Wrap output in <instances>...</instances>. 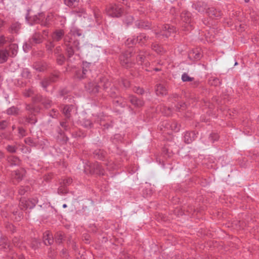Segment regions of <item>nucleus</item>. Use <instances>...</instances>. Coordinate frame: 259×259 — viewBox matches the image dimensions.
Returning a JSON list of instances; mask_svg holds the SVG:
<instances>
[{
  "label": "nucleus",
  "mask_w": 259,
  "mask_h": 259,
  "mask_svg": "<svg viewBox=\"0 0 259 259\" xmlns=\"http://www.w3.org/2000/svg\"><path fill=\"white\" fill-rule=\"evenodd\" d=\"M95 168L97 169L99 171L100 175H103L104 174L103 169L102 168V166L99 165V164H97L95 166Z\"/></svg>",
  "instance_id": "79ce46f5"
},
{
  "label": "nucleus",
  "mask_w": 259,
  "mask_h": 259,
  "mask_svg": "<svg viewBox=\"0 0 259 259\" xmlns=\"http://www.w3.org/2000/svg\"><path fill=\"white\" fill-rule=\"evenodd\" d=\"M100 79V82L97 84L96 81L95 82H89L87 85L85 86L87 90L91 93H96L98 92L99 88L103 87L104 89H107L111 85V83L107 80L105 78Z\"/></svg>",
  "instance_id": "f257e3e1"
},
{
  "label": "nucleus",
  "mask_w": 259,
  "mask_h": 259,
  "mask_svg": "<svg viewBox=\"0 0 259 259\" xmlns=\"http://www.w3.org/2000/svg\"><path fill=\"white\" fill-rule=\"evenodd\" d=\"M6 38L4 35L0 36V46L4 45L6 42Z\"/></svg>",
  "instance_id": "3c124183"
},
{
  "label": "nucleus",
  "mask_w": 259,
  "mask_h": 259,
  "mask_svg": "<svg viewBox=\"0 0 259 259\" xmlns=\"http://www.w3.org/2000/svg\"><path fill=\"white\" fill-rule=\"evenodd\" d=\"M152 49L155 51L156 52H157V53H159L160 52H161L162 51V48L161 47L159 46L158 45H152Z\"/></svg>",
  "instance_id": "a19ab883"
},
{
  "label": "nucleus",
  "mask_w": 259,
  "mask_h": 259,
  "mask_svg": "<svg viewBox=\"0 0 259 259\" xmlns=\"http://www.w3.org/2000/svg\"><path fill=\"white\" fill-rule=\"evenodd\" d=\"M128 98L130 102L136 107H140L144 105V102L142 100L138 99L133 95L130 96Z\"/></svg>",
  "instance_id": "9b49d317"
},
{
  "label": "nucleus",
  "mask_w": 259,
  "mask_h": 259,
  "mask_svg": "<svg viewBox=\"0 0 259 259\" xmlns=\"http://www.w3.org/2000/svg\"><path fill=\"white\" fill-rule=\"evenodd\" d=\"M92 123L90 120L85 119L83 121L82 125L85 127H91Z\"/></svg>",
  "instance_id": "c03bdc74"
},
{
  "label": "nucleus",
  "mask_w": 259,
  "mask_h": 259,
  "mask_svg": "<svg viewBox=\"0 0 259 259\" xmlns=\"http://www.w3.org/2000/svg\"><path fill=\"white\" fill-rule=\"evenodd\" d=\"M128 54H124L121 56L120 59L122 65L125 67H128L130 66L128 64L131 61V59L128 57Z\"/></svg>",
  "instance_id": "dca6fc26"
},
{
  "label": "nucleus",
  "mask_w": 259,
  "mask_h": 259,
  "mask_svg": "<svg viewBox=\"0 0 259 259\" xmlns=\"http://www.w3.org/2000/svg\"><path fill=\"white\" fill-rule=\"evenodd\" d=\"M175 31H176V28L168 24H165L162 27V29L160 32H155V34L157 35L160 34L167 37L171 32H174Z\"/></svg>",
  "instance_id": "39448f33"
},
{
  "label": "nucleus",
  "mask_w": 259,
  "mask_h": 259,
  "mask_svg": "<svg viewBox=\"0 0 259 259\" xmlns=\"http://www.w3.org/2000/svg\"><path fill=\"white\" fill-rule=\"evenodd\" d=\"M16 147L13 145H8L6 147L7 151L11 153H15L16 151Z\"/></svg>",
  "instance_id": "58836bf2"
},
{
  "label": "nucleus",
  "mask_w": 259,
  "mask_h": 259,
  "mask_svg": "<svg viewBox=\"0 0 259 259\" xmlns=\"http://www.w3.org/2000/svg\"><path fill=\"white\" fill-rule=\"evenodd\" d=\"M60 125L65 130H67V125H66V122H60Z\"/></svg>",
  "instance_id": "bf43d9fd"
},
{
  "label": "nucleus",
  "mask_w": 259,
  "mask_h": 259,
  "mask_svg": "<svg viewBox=\"0 0 259 259\" xmlns=\"http://www.w3.org/2000/svg\"><path fill=\"white\" fill-rule=\"evenodd\" d=\"M42 42V36L41 34L38 32H35L23 46L24 51L26 52H27L32 46L40 44Z\"/></svg>",
  "instance_id": "f03ea898"
},
{
  "label": "nucleus",
  "mask_w": 259,
  "mask_h": 259,
  "mask_svg": "<svg viewBox=\"0 0 259 259\" xmlns=\"http://www.w3.org/2000/svg\"><path fill=\"white\" fill-rule=\"evenodd\" d=\"M7 125V123L5 120H2L0 121V129L5 128Z\"/></svg>",
  "instance_id": "603ef678"
},
{
  "label": "nucleus",
  "mask_w": 259,
  "mask_h": 259,
  "mask_svg": "<svg viewBox=\"0 0 259 259\" xmlns=\"http://www.w3.org/2000/svg\"><path fill=\"white\" fill-rule=\"evenodd\" d=\"M63 238V237H62V235L61 234H60L59 235H58V236L57 237V239H56V241L58 242V243H60L61 242V240Z\"/></svg>",
  "instance_id": "680f3d73"
},
{
  "label": "nucleus",
  "mask_w": 259,
  "mask_h": 259,
  "mask_svg": "<svg viewBox=\"0 0 259 259\" xmlns=\"http://www.w3.org/2000/svg\"><path fill=\"white\" fill-rule=\"evenodd\" d=\"M44 242L46 245H51L53 242L52 235L49 232H45L44 235Z\"/></svg>",
  "instance_id": "4468645a"
},
{
  "label": "nucleus",
  "mask_w": 259,
  "mask_h": 259,
  "mask_svg": "<svg viewBox=\"0 0 259 259\" xmlns=\"http://www.w3.org/2000/svg\"><path fill=\"white\" fill-rule=\"evenodd\" d=\"M206 13L209 16H214V17H219L220 16V12H218L216 9L213 8H208L207 11Z\"/></svg>",
  "instance_id": "5701e85b"
},
{
  "label": "nucleus",
  "mask_w": 259,
  "mask_h": 259,
  "mask_svg": "<svg viewBox=\"0 0 259 259\" xmlns=\"http://www.w3.org/2000/svg\"><path fill=\"white\" fill-rule=\"evenodd\" d=\"M18 131L20 137H23L25 136V131L23 128L19 127Z\"/></svg>",
  "instance_id": "09e8293b"
},
{
  "label": "nucleus",
  "mask_w": 259,
  "mask_h": 259,
  "mask_svg": "<svg viewBox=\"0 0 259 259\" xmlns=\"http://www.w3.org/2000/svg\"><path fill=\"white\" fill-rule=\"evenodd\" d=\"M148 38L144 34H140L137 36L136 38H128L127 39V45L131 44H135L136 43H139L141 45L144 44L145 42L147 41Z\"/></svg>",
  "instance_id": "423d86ee"
},
{
  "label": "nucleus",
  "mask_w": 259,
  "mask_h": 259,
  "mask_svg": "<svg viewBox=\"0 0 259 259\" xmlns=\"http://www.w3.org/2000/svg\"><path fill=\"white\" fill-rule=\"evenodd\" d=\"M62 190V188H60L58 189V193H63L64 192L63 191L61 190Z\"/></svg>",
  "instance_id": "774afa93"
},
{
  "label": "nucleus",
  "mask_w": 259,
  "mask_h": 259,
  "mask_svg": "<svg viewBox=\"0 0 259 259\" xmlns=\"http://www.w3.org/2000/svg\"><path fill=\"white\" fill-rule=\"evenodd\" d=\"M29 190L30 188L29 186H21L18 190V193L20 195H23Z\"/></svg>",
  "instance_id": "c756f323"
},
{
  "label": "nucleus",
  "mask_w": 259,
  "mask_h": 259,
  "mask_svg": "<svg viewBox=\"0 0 259 259\" xmlns=\"http://www.w3.org/2000/svg\"><path fill=\"white\" fill-rule=\"evenodd\" d=\"M34 68L36 70L39 71H42L44 70L45 69V68L44 66H39L38 65H37L36 64L35 66H34Z\"/></svg>",
  "instance_id": "6e6d98bb"
},
{
  "label": "nucleus",
  "mask_w": 259,
  "mask_h": 259,
  "mask_svg": "<svg viewBox=\"0 0 259 259\" xmlns=\"http://www.w3.org/2000/svg\"><path fill=\"white\" fill-rule=\"evenodd\" d=\"M67 52L69 55V57H70L72 55H73L74 53V51L71 47H69L67 49Z\"/></svg>",
  "instance_id": "864d4df0"
},
{
  "label": "nucleus",
  "mask_w": 259,
  "mask_h": 259,
  "mask_svg": "<svg viewBox=\"0 0 259 259\" xmlns=\"http://www.w3.org/2000/svg\"><path fill=\"white\" fill-rule=\"evenodd\" d=\"M168 127H169V130H171V131L175 132H177L180 130L179 125L177 122L175 121H171V124Z\"/></svg>",
  "instance_id": "bb28decb"
},
{
  "label": "nucleus",
  "mask_w": 259,
  "mask_h": 259,
  "mask_svg": "<svg viewBox=\"0 0 259 259\" xmlns=\"http://www.w3.org/2000/svg\"><path fill=\"white\" fill-rule=\"evenodd\" d=\"M9 247V244L6 238H2L0 240V249L6 250Z\"/></svg>",
  "instance_id": "393cba45"
},
{
  "label": "nucleus",
  "mask_w": 259,
  "mask_h": 259,
  "mask_svg": "<svg viewBox=\"0 0 259 259\" xmlns=\"http://www.w3.org/2000/svg\"><path fill=\"white\" fill-rule=\"evenodd\" d=\"M70 34H73V35L80 36L81 35L79 31L76 28H72L70 30V33L66 35L64 38L65 41H70L71 38L70 37Z\"/></svg>",
  "instance_id": "aec40b11"
},
{
  "label": "nucleus",
  "mask_w": 259,
  "mask_h": 259,
  "mask_svg": "<svg viewBox=\"0 0 259 259\" xmlns=\"http://www.w3.org/2000/svg\"><path fill=\"white\" fill-rule=\"evenodd\" d=\"M155 92L157 95L163 96L167 94V89L163 84H158L156 87Z\"/></svg>",
  "instance_id": "ddd939ff"
},
{
  "label": "nucleus",
  "mask_w": 259,
  "mask_h": 259,
  "mask_svg": "<svg viewBox=\"0 0 259 259\" xmlns=\"http://www.w3.org/2000/svg\"><path fill=\"white\" fill-rule=\"evenodd\" d=\"M133 17L131 16H127L124 19V23L126 24L127 25L131 24L133 21Z\"/></svg>",
  "instance_id": "e433bc0d"
},
{
  "label": "nucleus",
  "mask_w": 259,
  "mask_h": 259,
  "mask_svg": "<svg viewBox=\"0 0 259 259\" xmlns=\"http://www.w3.org/2000/svg\"><path fill=\"white\" fill-rule=\"evenodd\" d=\"M7 114L9 115H16L18 113V110L15 107H12L9 108L7 111Z\"/></svg>",
  "instance_id": "72a5a7b5"
},
{
  "label": "nucleus",
  "mask_w": 259,
  "mask_h": 259,
  "mask_svg": "<svg viewBox=\"0 0 259 259\" xmlns=\"http://www.w3.org/2000/svg\"><path fill=\"white\" fill-rule=\"evenodd\" d=\"M25 171L23 169L15 170L12 174V179L15 180L17 182L21 180L25 174Z\"/></svg>",
  "instance_id": "1a4fd4ad"
},
{
  "label": "nucleus",
  "mask_w": 259,
  "mask_h": 259,
  "mask_svg": "<svg viewBox=\"0 0 259 259\" xmlns=\"http://www.w3.org/2000/svg\"><path fill=\"white\" fill-rule=\"evenodd\" d=\"M9 56V53L7 50H0V63L6 62Z\"/></svg>",
  "instance_id": "a211bd4d"
},
{
  "label": "nucleus",
  "mask_w": 259,
  "mask_h": 259,
  "mask_svg": "<svg viewBox=\"0 0 259 259\" xmlns=\"http://www.w3.org/2000/svg\"><path fill=\"white\" fill-rule=\"evenodd\" d=\"M58 78L57 75H54L50 78H45L41 82V85L44 89H46L51 82H54Z\"/></svg>",
  "instance_id": "f3484780"
},
{
  "label": "nucleus",
  "mask_w": 259,
  "mask_h": 259,
  "mask_svg": "<svg viewBox=\"0 0 259 259\" xmlns=\"http://www.w3.org/2000/svg\"><path fill=\"white\" fill-rule=\"evenodd\" d=\"M21 75L23 77L28 78L30 77V73L29 70L27 68L23 69L21 72Z\"/></svg>",
  "instance_id": "f704fd0d"
},
{
  "label": "nucleus",
  "mask_w": 259,
  "mask_h": 259,
  "mask_svg": "<svg viewBox=\"0 0 259 259\" xmlns=\"http://www.w3.org/2000/svg\"><path fill=\"white\" fill-rule=\"evenodd\" d=\"M38 202L37 198H33L32 200H27L25 198H21L20 200L19 206L21 209L32 208Z\"/></svg>",
  "instance_id": "20e7f679"
},
{
  "label": "nucleus",
  "mask_w": 259,
  "mask_h": 259,
  "mask_svg": "<svg viewBox=\"0 0 259 259\" xmlns=\"http://www.w3.org/2000/svg\"><path fill=\"white\" fill-rule=\"evenodd\" d=\"M182 21L189 26L191 22V14L188 11H184L181 15Z\"/></svg>",
  "instance_id": "9d476101"
},
{
  "label": "nucleus",
  "mask_w": 259,
  "mask_h": 259,
  "mask_svg": "<svg viewBox=\"0 0 259 259\" xmlns=\"http://www.w3.org/2000/svg\"><path fill=\"white\" fill-rule=\"evenodd\" d=\"M90 65V63L87 62L83 63L82 70L76 72V77L79 79L83 78L85 75L90 71L89 69Z\"/></svg>",
  "instance_id": "0eeeda50"
},
{
  "label": "nucleus",
  "mask_w": 259,
  "mask_h": 259,
  "mask_svg": "<svg viewBox=\"0 0 259 259\" xmlns=\"http://www.w3.org/2000/svg\"><path fill=\"white\" fill-rule=\"evenodd\" d=\"M189 56L190 57L194 58L195 59L198 60L201 58V54L199 50H195L190 52Z\"/></svg>",
  "instance_id": "a878e982"
},
{
  "label": "nucleus",
  "mask_w": 259,
  "mask_h": 259,
  "mask_svg": "<svg viewBox=\"0 0 259 259\" xmlns=\"http://www.w3.org/2000/svg\"><path fill=\"white\" fill-rule=\"evenodd\" d=\"M64 61L65 57L62 54L57 55V61L59 64H62Z\"/></svg>",
  "instance_id": "c9c22d12"
},
{
  "label": "nucleus",
  "mask_w": 259,
  "mask_h": 259,
  "mask_svg": "<svg viewBox=\"0 0 259 259\" xmlns=\"http://www.w3.org/2000/svg\"><path fill=\"white\" fill-rule=\"evenodd\" d=\"M61 51V49L60 47H58L56 48L55 50V54L56 55L60 54V52Z\"/></svg>",
  "instance_id": "052dcab7"
},
{
  "label": "nucleus",
  "mask_w": 259,
  "mask_h": 259,
  "mask_svg": "<svg viewBox=\"0 0 259 259\" xmlns=\"http://www.w3.org/2000/svg\"><path fill=\"white\" fill-rule=\"evenodd\" d=\"M122 84L125 88H127L130 86V82L126 79H124L122 81Z\"/></svg>",
  "instance_id": "4d7b16f0"
},
{
  "label": "nucleus",
  "mask_w": 259,
  "mask_h": 259,
  "mask_svg": "<svg viewBox=\"0 0 259 259\" xmlns=\"http://www.w3.org/2000/svg\"><path fill=\"white\" fill-rule=\"evenodd\" d=\"M186 104L184 103H180L177 107V109L179 110V111L183 110L186 108Z\"/></svg>",
  "instance_id": "49530a36"
},
{
  "label": "nucleus",
  "mask_w": 259,
  "mask_h": 259,
  "mask_svg": "<svg viewBox=\"0 0 259 259\" xmlns=\"http://www.w3.org/2000/svg\"><path fill=\"white\" fill-rule=\"evenodd\" d=\"M11 54L9 56L12 57H15L18 52V46L16 44H11L9 46Z\"/></svg>",
  "instance_id": "6ab92c4d"
},
{
  "label": "nucleus",
  "mask_w": 259,
  "mask_h": 259,
  "mask_svg": "<svg viewBox=\"0 0 259 259\" xmlns=\"http://www.w3.org/2000/svg\"><path fill=\"white\" fill-rule=\"evenodd\" d=\"M171 121H163L160 126V128L161 130H163V128L169 130V127H168L170 125Z\"/></svg>",
  "instance_id": "2f4dec72"
},
{
  "label": "nucleus",
  "mask_w": 259,
  "mask_h": 259,
  "mask_svg": "<svg viewBox=\"0 0 259 259\" xmlns=\"http://www.w3.org/2000/svg\"><path fill=\"white\" fill-rule=\"evenodd\" d=\"M72 182V179L70 178H67L65 180H63V185H68L70 184Z\"/></svg>",
  "instance_id": "8fccbe9b"
},
{
  "label": "nucleus",
  "mask_w": 259,
  "mask_h": 259,
  "mask_svg": "<svg viewBox=\"0 0 259 259\" xmlns=\"http://www.w3.org/2000/svg\"><path fill=\"white\" fill-rule=\"evenodd\" d=\"M64 34V31L61 29L56 30L52 34V37L54 40L59 41Z\"/></svg>",
  "instance_id": "f8f14e48"
},
{
  "label": "nucleus",
  "mask_w": 259,
  "mask_h": 259,
  "mask_svg": "<svg viewBox=\"0 0 259 259\" xmlns=\"http://www.w3.org/2000/svg\"><path fill=\"white\" fill-rule=\"evenodd\" d=\"M219 138V136L217 134H212L209 136V139L212 142H214L215 141L218 140Z\"/></svg>",
  "instance_id": "37998d69"
},
{
  "label": "nucleus",
  "mask_w": 259,
  "mask_h": 259,
  "mask_svg": "<svg viewBox=\"0 0 259 259\" xmlns=\"http://www.w3.org/2000/svg\"><path fill=\"white\" fill-rule=\"evenodd\" d=\"M41 102L46 108H48L50 106L51 101L48 98H45L41 100Z\"/></svg>",
  "instance_id": "ea45409f"
},
{
  "label": "nucleus",
  "mask_w": 259,
  "mask_h": 259,
  "mask_svg": "<svg viewBox=\"0 0 259 259\" xmlns=\"http://www.w3.org/2000/svg\"><path fill=\"white\" fill-rule=\"evenodd\" d=\"M55 45L53 41H50L46 45L47 49L49 51H52V49L54 48Z\"/></svg>",
  "instance_id": "a18cd8bd"
},
{
  "label": "nucleus",
  "mask_w": 259,
  "mask_h": 259,
  "mask_svg": "<svg viewBox=\"0 0 259 259\" xmlns=\"http://www.w3.org/2000/svg\"><path fill=\"white\" fill-rule=\"evenodd\" d=\"M4 22L3 21L0 19V27L3 26Z\"/></svg>",
  "instance_id": "338daca9"
},
{
  "label": "nucleus",
  "mask_w": 259,
  "mask_h": 259,
  "mask_svg": "<svg viewBox=\"0 0 259 259\" xmlns=\"http://www.w3.org/2000/svg\"><path fill=\"white\" fill-rule=\"evenodd\" d=\"M64 3L67 6L71 7L77 3V0H64Z\"/></svg>",
  "instance_id": "4c0bfd02"
},
{
  "label": "nucleus",
  "mask_w": 259,
  "mask_h": 259,
  "mask_svg": "<svg viewBox=\"0 0 259 259\" xmlns=\"http://www.w3.org/2000/svg\"><path fill=\"white\" fill-rule=\"evenodd\" d=\"M145 56L143 53H141L137 57V62L139 64H142L144 62Z\"/></svg>",
  "instance_id": "7c9ffc66"
},
{
  "label": "nucleus",
  "mask_w": 259,
  "mask_h": 259,
  "mask_svg": "<svg viewBox=\"0 0 259 259\" xmlns=\"http://www.w3.org/2000/svg\"><path fill=\"white\" fill-rule=\"evenodd\" d=\"M20 28V24L18 23L12 24L10 28V31L12 33H17Z\"/></svg>",
  "instance_id": "c85d7f7f"
},
{
  "label": "nucleus",
  "mask_w": 259,
  "mask_h": 259,
  "mask_svg": "<svg viewBox=\"0 0 259 259\" xmlns=\"http://www.w3.org/2000/svg\"><path fill=\"white\" fill-rule=\"evenodd\" d=\"M8 161L12 165H17L20 163V159L16 156H10L8 158Z\"/></svg>",
  "instance_id": "412c9836"
},
{
  "label": "nucleus",
  "mask_w": 259,
  "mask_h": 259,
  "mask_svg": "<svg viewBox=\"0 0 259 259\" xmlns=\"http://www.w3.org/2000/svg\"><path fill=\"white\" fill-rule=\"evenodd\" d=\"M33 108L30 105H27L26 107V109L28 110H31Z\"/></svg>",
  "instance_id": "0e129e2a"
},
{
  "label": "nucleus",
  "mask_w": 259,
  "mask_h": 259,
  "mask_svg": "<svg viewBox=\"0 0 259 259\" xmlns=\"http://www.w3.org/2000/svg\"><path fill=\"white\" fill-rule=\"evenodd\" d=\"M33 93V91L31 90V89H29L27 91H26L25 93H24V95L26 96V97H30L31 96V95H32Z\"/></svg>",
  "instance_id": "5fc2aeb1"
},
{
  "label": "nucleus",
  "mask_w": 259,
  "mask_h": 259,
  "mask_svg": "<svg viewBox=\"0 0 259 259\" xmlns=\"http://www.w3.org/2000/svg\"><path fill=\"white\" fill-rule=\"evenodd\" d=\"M194 79L193 77L189 76L187 73H184L182 75V80L184 82L191 81Z\"/></svg>",
  "instance_id": "473e14b6"
},
{
  "label": "nucleus",
  "mask_w": 259,
  "mask_h": 259,
  "mask_svg": "<svg viewBox=\"0 0 259 259\" xmlns=\"http://www.w3.org/2000/svg\"><path fill=\"white\" fill-rule=\"evenodd\" d=\"M56 113H57V111L55 110V109H53L52 112L50 113V116L54 118L57 116V114Z\"/></svg>",
  "instance_id": "13d9d810"
},
{
  "label": "nucleus",
  "mask_w": 259,
  "mask_h": 259,
  "mask_svg": "<svg viewBox=\"0 0 259 259\" xmlns=\"http://www.w3.org/2000/svg\"><path fill=\"white\" fill-rule=\"evenodd\" d=\"M73 108L72 105H66L64 107L63 109V113L67 118H69L70 116V112Z\"/></svg>",
  "instance_id": "b1692460"
},
{
  "label": "nucleus",
  "mask_w": 259,
  "mask_h": 259,
  "mask_svg": "<svg viewBox=\"0 0 259 259\" xmlns=\"http://www.w3.org/2000/svg\"><path fill=\"white\" fill-rule=\"evenodd\" d=\"M107 14L113 17H120L122 13L120 5L111 4L106 8Z\"/></svg>",
  "instance_id": "7ed1b4c3"
},
{
  "label": "nucleus",
  "mask_w": 259,
  "mask_h": 259,
  "mask_svg": "<svg viewBox=\"0 0 259 259\" xmlns=\"http://www.w3.org/2000/svg\"><path fill=\"white\" fill-rule=\"evenodd\" d=\"M195 133L194 132H186L184 136V141L185 143H190L195 138Z\"/></svg>",
  "instance_id": "2eb2a0df"
},
{
  "label": "nucleus",
  "mask_w": 259,
  "mask_h": 259,
  "mask_svg": "<svg viewBox=\"0 0 259 259\" xmlns=\"http://www.w3.org/2000/svg\"><path fill=\"white\" fill-rule=\"evenodd\" d=\"M133 90L135 93L139 94H142L144 93L143 89L139 87H136L134 88Z\"/></svg>",
  "instance_id": "de8ad7c7"
},
{
  "label": "nucleus",
  "mask_w": 259,
  "mask_h": 259,
  "mask_svg": "<svg viewBox=\"0 0 259 259\" xmlns=\"http://www.w3.org/2000/svg\"><path fill=\"white\" fill-rule=\"evenodd\" d=\"M156 110H159L163 115L165 116H169L171 113V109L169 108H167L165 107H157L156 108Z\"/></svg>",
  "instance_id": "4be33fe9"
},
{
  "label": "nucleus",
  "mask_w": 259,
  "mask_h": 259,
  "mask_svg": "<svg viewBox=\"0 0 259 259\" xmlns=\"http://www.w3.org/2000/svg\"><path fill=\"white\" fill-rule=\"evenodd\" d=\"M193 8L198 12L203 13L207 11L208 7L207 4L204 2H198L193 5Z\"/></svg>",
  "instance_id": "6e6552de"
},
{
  "label": "nucleus",
  "mask_w": 259,
  "mask_h": 259,
  "mask_svg": "<svg viewBox=\"0 0 259 259\" xmlns=\"http://www.w3.org/2000/svg\"><path fill=\"white\" fill-rule=\"evenodd\" d=\"M34 23H39V19L37 17L34 18Z\"/></svg>",
  "instance_id": "e2e57ef3"
},
{
  "label": "nucleus",
  "mask_w": 259,
  "mask_h": 259,
  "mask_svg": "<svg viewBox=\"0 0 259 259\" xmlns=\"http://www.w3.org/2000/svg\"><path fill=\"white\" fill-rule=\"evenodd\" d=\"M4 153L2 151H0V159L4 158Z\"/></svg>",
  "instance_id": "69168bd1"
},
{
  "label": "nucleus",
  "mask_w": 259,
  "mask_h": 259,
  "mask_svg": "<svg viewBox=\"0 0 259 259\" xmlns=\"http://www.w3.org/2000/svg\"><path fill=\"white\" fill-rule=\"evenodd\" d=\"M136 25L139 28H148L150 27V23L148 22L140 21L136 23Z\"/></svg>",
  "instance_id": "cd10ccee"
}]
</instances>
